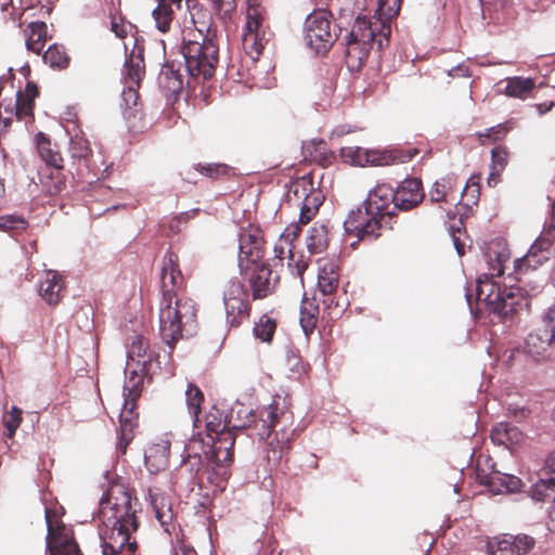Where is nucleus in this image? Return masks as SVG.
Masks as SVG:
<instances>
[{
	"label": "nucleus",
	"instance_id": "49",
	"mask_svg": "<svg viewBox=\"0 0 555 555\" xmlns=\"http://www.w3.org/2000/svg\"><path fill=\"white\" fill-rule=\"evenodd\" d=\"M149 351V340L143 336H135L131 343L130 349L128 351V357L131 360L137 359L138 363L145 364L147 360L145 358L147 357Z\"/></svg>",
	"mask_w": 555,
	"mask_h": 555
},
{
	"label": "nucleus",
	"instance_id": "37",
	"mask_svg": "<svg viewBox=\"0 0 555 555\" xmlns=\"http://www.w3.org/2000/svg\"><path fill=\"white\" fill-rule=\"evenodd\" d=\"M142 378L132 372V376L125 383L124 386V405L122 410L137 412V401L141 396Z\"/></svg>",
	"mask_w": 555,
	"mask_h": 555
},
{
	"label": "nucleus",
	"instance_id": "2",
	"mask_svg": "<svg viewBox=\"0 0 555 555\" xmlns=\"http://www.w3.org/2000/svg\"><path fill=\"white\" fill-rule=\"evenodd\" d=\"M485 259L488 264V272L479 275L476 283V299L485 304L486 308L496 314L501 320H506L517 312L524 287L511 284L509 286L495 281L505 272V264L511 259V251L502 240H493L488 243L485 249Z\"/></svg>",
	"mask_w": 555,
	"mask_h": 555
},
{
	"label": "nucleus",
	"instance_id": "44",
	"mask_svg": "<svg viewBox=\"0 0 555 555\" xmlns=\"http://www.w3.org/2000/svg\"><path fill=\"white\" fill-rule=\"evenodd\" d=\"M309 264L310 257H307L302 253L296 254L289 248L287 267L291 273L300 280L301 285H304V273L309 268Z\"/></svg>",
	"mask_w": 555,
	"mask_h": 555
},
{
	"label": "nucleus",
	"instance_id": "64",
	"mask_svg": "<svg viewBox=\"0 0 555 555\" xmlns=\"http://www.w3.org/2000/svg\"><path fill=\"white\" fill-rule=\"evenodd\" d=\"M543 231L546 232L547 235L555 237V203H553L552 206V216L548 222L544 225Z\"/></svg>",
	"mask_w": 555,
	"mask_h": 555
},
{
	"label": "nucleus",
	"instance_id": "10",
	"mask_svg": "<svg viewBox=\"0 0 555 555\" xmlns=\"http://www.w3.org/2000/svg\"><path fill=\"white\" fill-rule=\"evenodd\" d=\"M359 15L356 18L352 30L349 31V70H360L369 56V46L379 33L378 20Z\"/></svg>",
	"mask_w": 555,
	"mask_h": 555
},
{
	"label": "nucleus",
	"instance_id": "63",
	"mask_svg": "<svg viewBox=\"0 0 555 555\" xmlns=\"http://www.w3.org/2000/svg\"><path fill=\"white\" fill-rule=\"evenodd\" d=\"M507 0H480L483 10L498 11L505 7Z\"/></svg>",
	"mask_w": 555,
	"mask_h": 555
},
{
	"label": "nucleus",
	"instance_id": "62",
	"mask_svg": "<svg viewBox=\"0 0 555 555\" xmlns=\"http://www.w3.org/2000/svg\"><path fill=\"white\" fill-rule=\"evenodd\" d=\"M457 233L459 234L461 233L460 228H457L455 230L453 227H451L450 234L452 236V240H453V243H454V247H455L457 254L460 256H463L465 254V244L463 242H461L460 236H457Z\"/></svg>",
	"mask_w": 555,
	"mask_h": 555
},
{
	"label": "nucleus",
	"instance_id": "55",
	"mask_svg": "<svg viewBox=\"0 0 555 555\" xmlns=\"http://www.w3.org/2000/svg\"><path fill=\"white\" fill-rule=\"evenodd\" d=\"M511 130V128L507 126V124H500L498 126L489 128L486 132L479 133V139L482 144L486 143V139L491 140L492 142L502 140L507 132Z\"/></svg>",
	"mask_w": 555,
	"mask_h": 555
},
{
	"label": "nucleus",
	"instance_id": "15",
	"mask_svg": "<svg viewBox=\"0 0 555 555\" xmlns=\"http://www.w3.org/2000/svg\"><path fill=\"white\" fill-rule=\"evenodd\" d=\"M264 240L259 228L248 227L238 235V267L246 270L251 264L261 262L264 257Z\"/></svg>",
	"mask_w": 555,
	"mask_h": 555
},
{
	"label": "nucleus",
	"instance_id": "9",
	"mask_svg": "<svg viewBox=\"0 0 555 555\" xmlns=\"http://www.w3.org/2000/svg\"><path fill=\"white\" fill-rule=\"evenodd\" d=\"M47 548L49 555H82L72 526L63 522L56 508H46Z\"/></svg>",
	"mask_w": 555,
	"mask_h": 555
},
{
	"label": "nucleus",
	"instance_id": "54",
	"mask_svg": "<svg viewBox=\"0 0 555 555\" xmlns=\"http://www.w3.org/2000/svg\"><path fill=\"white\" fill-rule=\"evenodd\" d=\"M35 101L33 99L22 98V92L16 94L15 116L18 120H24L34 115Z\"/></svg>",
	"mask_w": 555,
	"mask_h": 555
},
{
	"label": "nucleus",
	"instance_id": "47",
	"mask_svg": "<svg viewBox=\"0 0 555 555\" xmlns=\"http://www.w3.org/2000/svg\"><path fill=\"white\" fill-rule=\"evenodd\" d=\"M194 169L201 175L212 180L227 176L230 171V167L221 163H198L194 166Z\"/></svg>",
	"mask_w": 555,
	"mask_h": 555
},
{
	"label": "nucleus",
	"instance_id": "11",
	"mask_svg": "<svg viewBox=\"0 0 555 555\" xmlns=\"http://www.w3.org/2000/svg\"><path fill=\"white\" fill-rule=\"evenodd\" d=\"M304 38L307 47L317 54H325L336 40L331 30L330 13L325 10L313 11L304 25Z\"/></svg>",
	"mask_w": 555,
	"mask_h": 555
},
{
	"label": "nucleus",
	"instance_id": "19",
	"mask_svg": "<svg viewBox=\"0 0 555 555\" xmlns=\"http://www.w3.org/2000/svg\"><path fill=\"white\" fill-rule=\"evenodd\" d=\"M149 498L157 520L166 532L171 533V530L173 529V512L169 496L158 488H154L149 489Z\"/></svg>",
	"mask_w": 555,
	"mask_h": 555
},
{
	"label": "nucleus",
	"instance_id": "32",
	"mask_svg": "<svg viewBox=\"0 0 555 555\" xmlns=\"http://www.w3.org/2000/svg\"><path fill=\"white\" fill-rule=\"evenodd\" d=\"M37 150L41 159L53 169H63V157L59 150L54 149L56 145H52L50 139L39 132L36 135Z\"/></svg>",
	"mask_w": 555,
	"mask_h": 555
},
{
	"label": "nucleus",
	"instance_id": "24",
	"mask_svg": "<svg viewBox=\"0 0 555 555\" xmlns=\"http://www.w3.org/2000/svg\"><path fill=\"white\" fill-rule=\"evenodd\" d=\"M402 0H378L374 18L378 20L379 34L388 39L391 34L390 22L399 14Z\"/></svg>",
	"mask_w": 555,
	"mask_h": 555
},
{
	"label": "nucleus",
	"instance_id": "57",
	"mask_svg": "<svg viewBox=\"0 0 555 555\" xmlns=\"http://www.w3.org/2000/svg\"><path fill=\"white\" fill-rule=\"evenodd\" d=\"M63 169H51L49 178L52 181V184L49 186L50 194H57L60 193L63 188L65 186V177L62 173Z\"/></svg>",
	"mask_w": 555,
	"mask_h": 555
},
{
	"label": "nucleus",
	"instance_id": "50",
	"mask_svg": "<svg viewBox=\"0 0 555 555\" xmlns=\"http://www.w3.org/2000/svg\"><path fill=\"white\" fill-rule=\"evenodd\" d=\"M512 555H526L535 544V540L525 533L512 534Z\"/></svg>",
	"mask_w": 555,
	"mask_h": 555
},
{
	"label": "nucleus",
	"instance_id": "13",
	"mask_svg": "<svg viewBox=\"0 0 555 555\" xmlns=\"http://www.w3.org/2000/svg\"><path fill=\"white\" fill-rule=\"evenodd\" d=\"M227 322L231 327H238L248 320L251 311L249 294L240 280H231L223 293Z\"/></svg>",
	"mask_w": 555,
	"mask_h": 555
},
{
	"label": "nucleus",
	"instance_id": "1",
	"mask_svg": "<svg viewBox=\"0 0 555 555\" xmlns=\"http://www.w3.org/2000/svg\"><path fill=\"white\" fill-rule=\"evenodd\" d=\"M184 287V276L179 266V257L168 250L162 269L163 298L159 307V334L163 341L172 350L178 340L196 333L197 307L193 299L179 298L177 292Z\"/></svg>",
	"mask_w": 555,
	"mask_h": 555
},
{
	"label": "nucleus",
	"instance_id": "4",
	"mask_svg": "<svg viewBox=\"0 0 555 555\" xmlns=\"http://www.w3.org/2000/svg\"><path fill=\"white\" fill-rule=\"evenodd\" d=\"M257 415L256 435L259 439L267 440L268 461L278 464L289 451L296 437V430L293 427L294 414L276 403L258 409Z\"/></svg>",
	"mask_w": 555,
	"mask_h": 555
},
{
	"label": "nucleus",
	"instance_id": "36",
	"mask_svg": "<svg viewBox=\"0 0 555 555\" xmlns=\"http://www.w3.org/2000/svg\"><path fill=\"white\" fill-rule=\"evenodd\" d=\"M455 184L456 180L451 176L437 180L429 191L430 201L433 203H442L455 199L452 195L455 191Z\"/></svg>",
	"mask_w": 555,
	"mask_h": 555
},
{
	"label": "nucleus",
	"instance_id": "42",
	"mask_svg": "<svg viewBox=\"0 0 555 555\" xmlns=\"http://www.w3.org/2000/svg\"><path fill=\"white\" fill-rule=\"evenodd\" d=\"M512 534L501 533L487 540L486 550L489 555H512Z\"/></svg>",
	"mask_w": 555,
	"mask_h": 555
},
{
	"label": "nucleus",
	"instance_id": "30",
	"mask_svg": "<svg viewBox=\"0 0 555 555\" xmlns=\"http://www.w3.org/2000/svg\"><path fill=\"white\" fill-rule=\"evenodd\" d=\"M338 266L334 261H325L319 270L318 288L322 295L337 293L339 286Z\"/></svg>",
	"mask_w": 555,
	"mask_h": 555
},
{
	"label": "nucleus",
	"instance_id": "33",
	"mask_svg": "<svg viewBox=\"0 0 555 555\" xmlns=\"http://www.w3.org/2000/svg\"><path fill=\"white\" fill-rule=\"evenodd\" d=\"M341 295L337 296L336 293L330 295H323V313L328 321H337L341 319L347 311V288L341 287Z\"/></svg>",
	"mask_w": 555,
	"mask_h": 555
},
{
	"label": "nucleus",
	"instance_id": "23",
	"mask_svg": "<svg viewBox=\"0 0 555 555\" xmlns=\"http://www.w3.org/2000/svg\"><path fill=\"white\" fill-rule=\"evenodd\" d=\"M302 154L305 159L318 163L322 167L332 165L336 159V155L328 149L327 143L324 140H310L304 142Z\"/></svg>",
	"mask_w": 555,
	"mask_h": 555
},
{
	"label": "nucleus",
	"instance_id": "8",
	"mask_svg": "<svg viewBox=\"0 0 555 555\" xmlns=\"http://www.w3.org/2000/svg\"><path fill=\"white\" fill-rule=\"evenodd\" d=\"M273 34L268 24V14L260 4H250L246 12V23L242 36L245 56L251 64L258 61Z\"/></svg>",
	"mask_w": 555,
	"mask_h": 555
},
{
	"label": "nucleus",
	"instance_id": "26",
	"mask_svg": "<svg viewBox=\"0 0 555 555\" xmlns=\"http://www.w3.org/2000/svg\"><path fill=\"white\" fill-rule=\"evenodd\" d=\"M555 346V338L550 337V333L542 326L532 331L526 338V351L533 358L544 356V353Z\"/></svg>",
	"mask_w": 555,
	"mask_h": 555
},
{
	"label": "nucleus",
	"instance_id": "43",
	"mask_svg": "<svg viewBox=\"0 0 555 555\" xmlns=\"http://www.w3.org/2000/svg\"><path fill=\"white\" fill-rule=\"evenodd\" d=\"M313 177L311 173L304 175L291 182L288 186V196L297 199H304L312 190H314Z\"/></svg>",
	"mask_w": 555,
	"mask_h": 555
},
{
	"label": "nucleus",
	"instance_id": "51",
	"mask_svg": "<svg viewBox=\"0 0 555 555\" xmlns=\"http://www.w3.org/2000/svg\"><path fill=\"white\" fill-rule=\"evenodd\" d=\"M22 414L23 411L20 408L12 406V409L3 416V425L7 428V438H14L16 429L23 421Z\"/></svg>",
	"mask_w": 555,
	"mask_h": 555
},
{
	"label": "nucleus",
	"instance_id": "14",
	"mask_svg": "<svg viewBox=\"0 0 555 555\" xmlns=\"http://www.w3.org/2000/svg\"><path fill=\"white\" fill-rule=\"evenodd\" d=\"M134 530H126L118 526L102 524L99 526L102 555H134L138 543L132 534Z\"/></svg>",
	"mask_w": 555,
	"mask_h": 555
},
{
	"label": "nucleus",
	"instance_id": "20",
	"mask_svg": "<svg viewBox=\"0 0 555 555\" xmlns=\"http://www.w3.org/2000/svg\"><path fill=\"white\" fill-rule=\"evenodd\" d=\"M65 289V283L62 275L53 270L44 272L43 279L40 281L39 295L50 306L57 305Z\"/></svg>",
	"mask_w": 555,
	"mask_h": 555
},
{
	"label": "nucleus",
	"instance_id": "35",
	"mask_svg": "<svg viewBox=\"0 0 555 555\" xmlns=\"http://www.w3.org/2000/svg\"><path fill=\"white\" fill-rule=\"evenodd\" d=\"M43 62L52 69L63 70L70 64V56L63 44H51L42 55Z\"/></svg>",
	"mask_w": 555,
	"mask_h": 555
},
{
	"label": "nucleus",
	"instance_id": "7",
	"mask_svg": "<svg viewBox=\"0 0 555 555\" xmlns=\"http://www.w3.org/2000/svg\"><path fill=\"white\" fill-rule=\"evenodd\" d=\"M137 503V499H134ZM99 519L126 530L139 529L137 509L131 493L121 485L112 486L100 501Z\"/></svg>",
	"mask_w": 555,
	"mask_h": 555
},
{
	"label": "nucleus",
	"instance_id": "21",
	"mask_svg": "<svg viewBox=\"0 0 555 555\" xmlns=\"http://www.w3.org/2000/svg\"><path fill=\"white\" fill-rule=\"evenodd\" d=\"M170 442L160 440L151 444L144 453L146 468L152 474L165 470L169 465Z\"/></svg>",
	"mask_w": 555,
	"mask_h": 555
},
{
	"label": "nucleus",
	"instance_id": "18",
	"mask_svg": "<svg viewBox=\"0 0 555 555\" xmlns=\"http://www.w3.org/2000/svg\"><path fill=\"white\" fill-rule=\"evenodd\" d=\"M228 429L236 438L238 433L247 428L256 431V422L258 421L257 411H253L248 406L236 403L229 411H227Z\"/></svg>",
	"mask_w": 555,
	"mask_h": 555
},
{
	"label": "nucleus",
	"instance_id": "25",
	"mask_svg": "<svg viewBox=\"0 0 555 555\" xmlns=\"http://www.w3.org/2000/svg\"><path fill=\"white\" fill-rule=\"evenodd\" d=\"M138 415V412H129L128 410H121L120 412L117 450L121 454L126 453L127 447L133 440Z\"/></svg>",
	"mask_w": 555,
	"mask_h": 555
},
{
	"label": "nucleus",
	"instance_id": "58",
	"mask_svg": "<svg viewBox=\"0 0 555 555\" xmlns=\"http://www.w3.org/2000/svg\"><path fill=\"white\" fill-rule=\"evenodd\" d=\"M132 29V25L130 23H126L121 17L117 18L114 16L111 22V30L118 38H126L128 33Z\"/></svg>",
	"mask_w": 555,
	"mask_h": 555
},
{
	"label": "nucleus",
	"instance_id": "27",
	"mask_svg": "<svg viewBox=\"0 0 555 555\" xmlns=\"http://www.w3.org/2000/svg\"><path fill=\"white\" fill-rule=\"evenodd\" d=\"M28 51L40 54L48 39V27L44 22H30L23 30Z\"/></svg>",
	"mask_w": 555,
	"mask_h": 555
},
{
	"label": "nucleus",
	"instance_id": "53",
	"mask_svg": "<svg viewBox=\"0 0 555 555\" xmlns=\"http://www.w3.org/2000/svg\"><path fill=\"white\" fill-rule=\"evenodd\" d=\"M69 153L73 158L87 159L91 155V149L89 142L79 135L70 139Z\"/></svg>",
	"mask_w": 555,
	"mask_h": 555
},
{
	"label": "nucleus",
	"instance_id": "46",
	"mask_svg": "<svg viewBox=\"0 0 555 555\" xmlns=\"http://www.w3.org/2000/svg\"><path fill=\"white\" fill-rule=\"evenodd\" d=\"M185 400L190 414L194 416V422H197L201 412L202 403L204 402L203 391L195 385L189 384L185 391Z\"/></svg>",
	"mask_w": 555,
	"mask_h": 555
},
{
	"label": "nucleus",
	"instance_id": "5",
	"mask_svg": "<svg viewBox=\"0 0 555 555\" xmlns=\"http://www.w3.org/2000/svg\"><path fill=\"white\" fill-rule=\"evenodd\" d=\"M395 189L386 183L378 184L364 202V211L352 210V223L360 240H376L383 230L391 229L396 209Z\"/></svg>",
	"mask_w": 555,
	"mask_h": 555
},
{
	"label": "nucleus",
	"instance_id": "52",
	"mask_svg": "<svg viewBox=\"0 0 555 555\" xmlns=\"http://www.w3.org/2000/svg\"><path fill=\"white\" fill-rule=\"evenodd\" d=\"M28 222L26 219L15 215L0 216V231L12 233L14 231L26 230Z\"/></svg>",
	"mask_w": 555,
	"mask_h": 555
},
{
	"label": "nucleus",
	"instance_id": "41",
	"mask_svg": "<svg viewBox=\"0 0 555 555\" xmlns=\"http://www.w3.org/2000/svg\"><path fill=\"white\" fill-rule=\"evenodd\" d=\"M276 326V320L266 313L255 323L253 332L257 339L270 344L273 340Z\"/></svg>",
	"mask_w": 555,
	"mask_h": 555
},
{
	"label": "nucleus",
	"instance_id": "38",
	"mask_svg": "<svg viewBox=\"0 0 555 555\" xmlns=\"http://www.w3.org/2000/svg\"><path fill=\"white\" fill-rule=\"evenodd\" d=\"M508 164V151L503 145H498L491 151V166L488 178V183H498L501 173L504 171Z\"/></svg>",
	"mask_w": 555,
	"mask_h": 555
},
{
	"label": "nucleus",
	"instance_id": "3",
	"mask_svg": "<svg viewBox=\"0 0 555 555\" xmlns=\"http://www.w3.org/2000/svg\"><path fill=\"white\" fill-rule=\"evenodd\" d=\"M194 25L195 30L189 33L182 46L185 68L190 75L189 86L192 80L198 82L212 78L219 62L217 28L212 27L210 18L208 22L194 21Z\"/></svg>",
	"mask_w": 555,
	"mask_h": 555
},
{
	"label": "nucleus",
	"instance_id": "22",
	"mask_svg": "<svg viewBox=\"0 0 555 555\" xmlns=\"http://www.w3.org/2000/svg\"><path fill=\"white\" fill-rule=\"evenodd\" d=\"M490 438L494 444L512 449L519 446L525 436L515 425L502 422L492 427Z\"/></svg>",
	"mask_w": 555,
	"mask_h": 555
},
{
	"label": "nucleus",
	"instance_id": "12",
	"mask_svg": "<svg viewBox=\"0 0 555 555\" xmlns=\"http://www.w3.org/2000/svg\"><path fill=\"white\" fill-rule=\"evenodd\" d=\"M554 241V236L547 235L546 232L542 231L527 255L514 260V270L507 276L511 282L524 283V276L529 271H534L539 266L547 261L552 254L551 248Z\"/></svg>",
	"mask_w": 555,
	"mask_h": 555
},
{
	"label": "nucleus",
	"instance_id": "59",
	"mask_svg": "<svg viewBox=\"0 0 555 555\" xmlns=\"http://www.w3.org/2000/svg\"><path fill=\"white\" fill-rule=\"evenodd\" d=\"M541 326L550 333V337L555 338V305L547 309Z\"/></svg>",
	"mask_w": 555,
	"mask_h": 555
},
{
	"label": "nucleus",
	"instance_id": "61",
	"mask_svg": "<svg viewBox=\"0 0 555 555\" xmlns=\"http://www.w3.org/2000/svg\"><path fill=\"white\" fill-rule=\"evenodd\" d=\"M139 99L140 96L138 91L132 87L125 89L122 92V100L128 108L135 107L138 105Z\"/></svg>",
	"mask_w": 555,
	"mask_h": 555
},
{
	"label": "nucleus",
	"instance_id": "17",
	"mask_svg": "<svg viewBox=\"0 0 555 555\" xmlns=\"http://www.w3.org/2000/svg\"><path fill=\"white\" fill-rule=\"evenodd\" d=\"M396 207L400 210H411L424 199L422 181L417 178H409L401 182L395 190Z\"/></svg>",
	"mask_w": 555,
	"mask_h": 555
},
{
	"label": "nucleus",
	"instance_id": "48",
	"mask_svg": "<svg viewBox=\"0 0 555 555\" xmlns=\"http://www.w3.org/2000/svg\"><path fill=\"white\" fill-rule=\"evenodd\" d=\"M349 159L351 165L356 166H365L367 164L371 165H379L377 154L373 151L363 150L361 147H357L354 151H349Z\"/></svg>",
	"mask_w": 555,
	"mask_h": 555
},
{
	"label": "nucleus",
	"instance_id": "31",
	"mask_svg": "<svg viewBox=\"0 0 555 555\" xmlns=\"http://www.w3.org/2000/svg\"><path fill=\"white\" fill-rule=\"evenodd\" d=\"M320 308L317 299L308 298L306 295L300 305V326L307 337H309L317 327Z\"/></svg>",
	"mask_w": 555,
	"mask_h": 555
},
{
	"label": "nucleus",
	"instance_id": "34",
	"mask_svg": "<svg viewBox=\"0 0 555 555\" xmlns=\"http://www.w3.org/2000/svg\"><path fill=\"white\" fill-rule=\"evenodd\" d=\"M324 198L322 191L315 188L301 201L300 223L308 224L315 217Z\"/></svg>",
	"mask_w": 555,
	"mask_h": 555
},
{
	"label": "nucleus",
	"instance_id": "16",
	"mask_svg": "<svg viewBox=\"0 0 555 555\" xmlns=\"http://www.w3.org/2000/svg\"><path fill=\"white\" fill-rule=\"evenodd\" d=\"M241 273L248 281L254 300H260L271 295L279 282V276L273 275L270 264L263 261L251 264L246 270H241Z\"/></svg>",
	"mask_w": 555,
	"mask_h": 555
},
{
	"label": "nucleus",
	"instance_id": "45",
	"mask_svg": "<svg viewBox=\"0 0 555 555\" xmlns=\"http://www.w3.org/2000/svg\"><path fill=\"white\" fill-rule=\"evenodd\" d=\"M543 477L540 478L537 483V490L540 492V488L545 490H552L555 492V450L551 452L543 466Z\"/></svg>",
	"mask_w": 555,
	"mask_h": 555
},
{
	"label": "nucleus",
	"instance_id": "40",
	"mask_svg": "<svg viewBox=\"0 0 555 555\" xmlns=\"http://www.w3.org/2000/svg\"><path fill=\"white\" fill-rule=\"evenodd\" d=\"M486 478L487 480L485 482L489 486L500 485L501 488L498 489L499 491L506 490L507 492H516L521 487L520 478L514 475L502 474L498 470L490 473Z\"/></svg>",
	"mask_w": 555,
	"mask_h": 555
},
{
	"label": "nucleus",
	"instance_id": "29",
	"mask_svg": "<svg viewBox=\"0 0 555 555\" xmlns=\"http://www.w3.org/2000/svg\"><path fill=\"white\" fill-rule=\"evenodd\" d=\"M305 241L310 255L324 253L330 245L328 228L323 223H314L308 230Z\"/></svg>",
	"mask_w": 555,
	"mask_h": 555
},
{
	"label": "nucleus",
	"instance_id": "6",
	"mask_svg": "<svg viewBox=\"0 0 555 555\" xmlns=\"http://www.w3.org/2000/svg\"><path fill=\"white\" fill-rule=\"evenodd\" d=\"M207 442L204 455L217 467H227L234 461V436L228 429L227 411L211 406L205 416Z\"/></svg>",
	"mask_w": 555,
	"mask_h": 555
},
{
	"label": "nucleus",
	"instance_id": "39",
	"mask_svg": "<svg viewBox=\"0 0 555 555\" xmlns=\"http://www.w3.org/2000/svg\"><path fill=\"white\" fill-rule=\"evenodd\" d=\"M534 88L535 82L533 79L516 76L507 79L505 93L508 96L526 99Z\"/></svg>",
	"mask_w": 555,
	"mask_h": 555
},
{
	"label": "nucleus",
	"instance_id": "28",
	"mask_svg": "<svg viewBox=\"0 0 555 555\" xmlns=\"http://www.w3.org/2000/svg\"><path fill=\"white\" fill-rule=\"evenodd\" d=\"M182 0H158L157 7L153 10L152 16L155 22V27L163 34H167L171 29V24L175 18V11L172 5L177 9L181 8Z\"/></svg>",
	"mask_w": 555,
	"mask_h": 555
},
{
	"label": "nucleus",
	"instance_id": "60",
	"mask_svg": "<svg viewBox=\"0 0 555 555\" xmlns=\"http://www.w3.org/2000/svg\"><path fill=\"white\" fill-rule=\"evenodd\" d=\"M215 9L222 16H229L236 9L235 0H215Z\"/></svg>",
	"mask_w": 555,
	"mask_h": 555
},
{
	"label": "nucleus",
	"instance_id": "56",
	"mask_svg": "<svg viewBox=\"0 0 555 555\" xmlns=\"http://www.w3.org/2000/svg\"><path fill=\"white\" fill-rule=\"evenodd\" d=\"M300 220L288 224L281 234V240H284L287 244L293 245L294 242L299 237L301 233Z\"/></svg>",
	"mask_w": 555,
	"mask_h": 555
}]
</instances>
